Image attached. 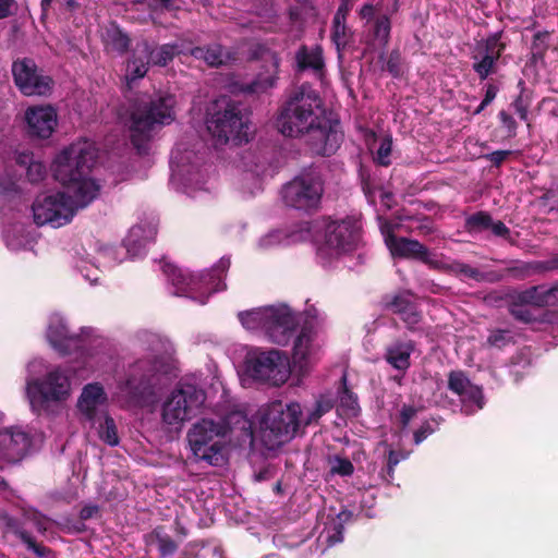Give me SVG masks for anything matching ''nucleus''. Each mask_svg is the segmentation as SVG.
<instances>
[{"instance_id": "nucleus-1", "label": "nucleus", "mask_w": 558, "mask_h": 558, "mask_svg": "<svg viewBox=\"0 0 558 558\" xmlns=\"http://www.w3.org/2000/svg\"><path fill=\"white\" fill-rule=\"evenodd\" d=\"M96 158V145L88 140L73 143L57 155L52 172L64 191L41 193L35 198L32 211L37 226L63 227L98 196L100 186L89 175Z\"/></svg>"}, {"instance_id": "nucleus-2", "label": "nucleus", "mask_w": 558, "mask_h": 558, "mask_svg": "<svg viewBox=\"0 0 558 558\" xmlns=\"http://www.w3.org/2000/svg\"><path fill=\"white\" fill-rule=\"evenodd\" d=\"M276 126L288 137L311 134L313 151L323 156L335 154L343 140L339 123L326 118L319 96L305 86L295 90L282 106Z\"/></svg>"}, {"instance_id": "nucleus-3", "label": "nucleus", "mask_w": 558, "mask_h": 558, "mask_svg": "<svg viewBox=\"0 0 558 558\" xmlns=\"http://www.w3.org/2000/svg\"><path fill=\"white\" fill-rule=\"evenodd\" d=\"M229 267L230 259L222 257L211 269L205 271L193 272L168 263L162 269L177 295L204 305L214 293L226 289L223 276Z\"/></svg>"}, {"instance_id": "nucleus-4", "label": "nucleus", "mask_w": 558, "mask_h": 558, "mask_svg": "<svg viewBox=\"0 0 558 558\" xmlns=\"http://www.w3.org/2000/svg\"><path fill=\"white\" fill-rule=\"evenodd\" d=\"M299 402L274 401L266 408L260 421V437L266 448L275 450L295 437L303 425Z\"/></svg>"}, {"instance_id": "nucleus-5", "label": "nucleus", "mask_w": 558, "mask_h": 558, "mask_svg": "<svg viewBox=\"0 0 558 558\" xmlns=\"http://www.w3.org/2000/svg\"><path fill=\"white\" fill-rule=\"evenodd\" d=\"M174 97L160 96L148 106L136 107L130 116V136L140 154L148 150V145L157 129L174 120Z\"/></svg>"}, {"instance_id": "nucleus-6", "label": "nucleus", "mask_w": 558, "mask_h": 558, "mask_svg": "<svg viewBox=\"0 0 558 558\" xmlns=\"http://www.w3.org/2000/svg\"><path fill=\"white\" fill-rule=\"evenodd\" d=\"M207 130L215 140L216 145L235 144L248 141L250 126L247 118L234 102L226 99L215 104L214 112L207 120Z\"/></svg>"}, {"instance_id": "nucleus-7", "label": "nucleus", "mask_w": 558, "mask_h": 558, "mask_svg": "<svg viewBox=\"0 0 558 558\" xmlns=\"http://www.w3.org/2000/svg\"><path fill=\"white\" fill-rule=\"evenodd\" d=\"M227 427L214 420H202L195 423L187 433L190 448L199 461L209 465H221L225 462Z\"/></svg>"}, {"instance_id": "nucleus-8", "label": "nucleus", "mask_w": 558, "mask_h": 558, "mask_svg": "<svg viewBox=\"0 0 558 558\" xmlns=\"http://www.w3.org/2000/svg\"><path fill=\"white\" fill-rule=\"evenodd\" d=\"M245 369L253 379L277 387L283 385L291 374L289 357L276 349L250 352L245 359Z\"/></svg>"}, {"instance_id": "nucleus-9", "label": "nucleus", "mask_w": 558, "mask_h": 558, "mask_svg": "<svg viewBox=\"0 0 558 558\" xmlns=\"http://www.w3.org/2000/svg\"><path fill=\"white\" fill-rule=\"evenodd\" d=\"M170 363L167 357H159L155 362L140 360L130 367L128 378L120 384V390L128 399L137 405L148 402L155 395L153 376L141 369H160V387L163 385V374L169 372Z\"/></svg>"}, {"instance_id": "nucleus-10", "label": "nucleus", "mask_w": 558, "mask_h": 558, "mask_svg": "<svg viewBox=\"0 0 558 558\" xmlns=\"http://www.w3.org/2000/svg\"><path fill=\"white\" fill-rule=\"evenodd\" d=\"M324 192L323 180L313 169L303 171L287 183L281 191L283 203L299 210L318 208Z\"/></svg>"}, {"instance_id": "nucleus-11", "label": "nucleus", "mask_w": 558, "mask_h": 558, "mask_svg": "<svg viewBox=\"0 0 558 558\" xmlns=\"http://www.w3.org/2000/svg\"><path fill=\"white\" fill-rule=\"evenodd\" d=\"M71 381L68 374L60 367L49 371L43 378L28 386L27 395L32 410L41 414L50 402L64 401L69 398Z\"/></svg>"}, {"instance_id": "nucleus-12", "label": "nucleus", "mask_w": 558, "mask_h": 558, "mask_svg": "<svg viewBox=\"0 0 558 558\" xmlns=\"http://www.w3.org/2000/svg\"><path fill=\"white\" fill-rule=\"evenodd\" d=\"M205 392L194 385H180L162 404L161 417L167 425H181L197 415L205 402Z\"/></svg>"}, {"instance_id": "nucleus-13", "label": "nucleus", "mask_w": 558, "mask_h": 558, "mask_svg": "<svg viewBox=\"0 0 558 558\" xmlns=\"http://www.w3.org/2000/svg\"><path fill=\"white\" fill-rule=\"evenodd\" d=\"M361 223L355 217L327 220L324 227V245L320 250L330 255L353 252L361 242Z\"/></svg>"}, {"instance_id": "nucleus-14", "label": "nucleus", "mask_w": 558, "mask_h": 558, "mask_svg": "<svg viewBox=\"0 0 558 558\" xmlns=\"http://www.w3.org/2000/svg\"><path fill=\"white\" fill-rule=\"evenodd\" d=\"M315 339V327L311 322L305 320L294 339L292 350V367L300 376L306 375L320 359L322 348Z\"/></svg>"}, {"instance_id": "nucleus-15", "label": "nucleus", "mask_w": 558, "mask_h": 558, "mask_svg": "<svg viewBox=\"0 0 558 558\" xmlns=\"http://www.w3.org/2000/svg\"><path fill=\"white\" fill-rule=\"evenodd\" d=\"M245 328H253L258 320L269 340L279 345H287L295 338L301 328L298 316H239Z\"/></svg>"}, {"instance_id": "nucleus-16", "label": "nucleus", "mask_w": 558, "mask_h": 558, "mask_svg": "<svg viewBox=\"0 0 558 558\" xmlns=\"http://www.w3.org/2000/svg\"><path fill=\"white\" fill-rule=\"evenodd\" d=\"M171 183L182 192L194 195L196 191L206 190L204 171L194 163L190 165V156H183L177 147L171 155Z\"/></svg>"}, {"instance_id": "nucleus-17", "label": "nucleus", "mask_w": 558, "mask_h": 558, "mask_svg": "<svg viewBox=\"0 0 558 558\" xmlns=\"http://www.w3.org/2000/svg\"><path fill=\"white\" fill-rule=\"evenodd\" d=\"M12 73L16 86L26 96L46 95L51 89L52 80L44 75L32 59L15 61Z\"/></svg>"}, {"instance_id": "nucleus-18", "label": "nucleus", "mask_w": 558, "mask_h": 558, "mask_svg": "<svg viewBox=\"0 0 558 558\" xmlns=\"http://www.w3.org/2000/svg\"><path fill=\"white\" fill-rule=\"evenodd\" d=\"M248 58L265 62L266 74H259L258 77L247 86L250 93H264L274 87L277 81V73L280 59L277 52L268 43H254L250 47Z\"/></svg>"}, {"instance_id": "nucleus-19", "label": "nucleus", "mask_w": 558, "mask_h": 558, "mask_svg": "<svg viewBox=\"0 0 558 558\" xmlns=\"http://www.w3.org/2000/svg\"><path fill=\"white\" fill-rule=\"evenodd\" d=\"M505 45L500 41V34H494L477 44L473 53V70L481 80L494 73L495 64L500 58Z\"/></svg>"}, {"instance_id": "nucleus-20", "label": "nucleus", "mask_w": 558, "mask_h": 558, "mask_svg": "<svg viewBox=\"0 0 558 558\" xmlns=\"http://www.w3.org/2000/svg\"><path fill=\"white\" fill-rule=\"evenodd\" d=\"M360 16L366 21L365 27L371 45L374 48H385L390 38V17L383 13L376 14V9L371 3L361 8Z\"/></svg>"}, {"instance_id": "nucleus-21", "label": "nucleus", "mask_w": 558, "mask_h": 558, "mask_svg": "<svg viewBox=\"0 0 558 558\" xmlns=\"http://www.w3.org/2000/svg\"><path fill=\"white\" fill-rule=\"evenodd\" d=\"M32 447V436L21 428L0 432V453L9 462L21 461Z\"/></svg>"}, {"instance_id": "nucleus-22", "label": "nucleus", "mask_w": 558, "mask_h": 558, "mask_svg": "<svg viewBox=\"0 0 558 558\" xmlns=\"http://www.w3.org/2000/svg\"><path fill=\"white\" fill-rule=\"evenodd\" d=\"M29 135L48 138L57 126V112L50 106L27 109L25 113Z\"/></svg>"}, {"instance_id": "nucleus-23", "label": "nucleus", "mask_w": 558, "mask_h": 558, "mask_svg": "<svg viewBox=\"0 0 558 558\" xmlns=\"http://www.w3.org/2000/svg\"><path fill=\"white\" fill-rule=\"evenodd\" d=\"M156 233V227L151 223L132 227L123 241L129 256L131 258H137L144 255L146 245L154 241Z\"/></svg>"}, {"instance_id": "nucleus-24", "label": "nucleus", "mask_w": 558, "mask_h": 558, "mask_svg": "<svg viewBox=\"0 0 558 558\" xmlns=\"http://www.w3.org/2000/svg\"><path fill=\"white\" fill-rule=\"evenodd\" d=\"M149 54L150 46L147 41H141L135 46L132 56L128 61L124 74L126 84L130 88L135 81L141 80L146 75L150 62Z\"/></svg>"}, {"instance_id": "nucleus-25", "label": "nucleus", "mask_w": 558, "mask_h": 558, "mask_svg": "<svg viewBox=\"0 0 558 558\" xmlns=\"http://www.w3.org/2000/svg\"><path fill=\"white\" fill-rule=\"evenodd\" d=\"M385 242L393 256L417 259L423 251V244L416 240L397 238L390 234V227L383 226Z\"/></svg>"}, {"instance_id": "nucleus-26", "label": "nucleus", "mask_w": 558, "mask_h": 558, "mask_svg": "<svg viewBox=\"0 0 558 558\" xmlns=\"http://www.w3.org/2000/svg\"><path fill=\"white\" fill-rule=\"evenodd\" d=\"M107 393L99 383H92L84 386L77 401V408L88 418H93L96 414L98 405L107 402Z\"/></svg>"}, {"instance_id": "nucleus-27", "label": "nucleus", "mask_w": 558, "mask_h": 558, "mask_svg": "<svg viewBox=\"0 0 558 558\" xmlns=\"http://www.w3.org/2000/svg\"><path fill=\"white\" fill-rule=\"evenodd\" d=\"M191 56L204 60L210 66H220L236 60L233 52L223 49L222 46L218 44L193 48Z\"/></svg>"}, {"instance_id": "nucleus-28", "label": "nucleus", "mask_w": 558, "mask_h": 558, "mask_svg": "<svg viewBox=\"0 0 558 558\" xmlns=\"http://www.w3.org/2000/svg\"><path fill=\"white\" fill-rule=\"evenodd\" d=\"M414 344L409 341H396L386 348L385 360L398 371L405 372L410 365V357Z\"/></svg>"}, {"instance_id": "nucleus-29", "label": "nucleus", "mask_w": 558, "mask_h": 558, "mask_svg": "<svg viewBox=\"0 0 558 558\" xmlns=\"http://www.w3.org/2000/svg\"><path fill=\"white\" fill-rule=\"evenodd\" d=\"M8 159L14 160L26 172L27 180L32 183H37L46 177V167L40 161L34 160L33 154L27 150H15Z\"/></svg>"}, {"instance_id": "nucleus-30", "label": "nucleus", "mask_w": 558, "mask_h": 558, "mask_svg": "<svg viewBox=\"0 0 558 558\" xmlns=\"http://www.w3.org/2000/svg\"><path fill=\"white\" fill-rule=\"evenodd\" d=\"M520 301L536 306L555 305L558 303V284L532 287L520 294Z\"/></svg>"}, {"instance_id": "nucleus-31", "label": "nucleus", "mask_w": 558, "mask_h": 558, "mask_svg": "<svg viewBox=\"0 0 558 558\" xmlns=\"http://www.w3.org/2000/svg\"><path fill=\"white\" fill-rule=\"evenodd\" d=\"M4 524L5 527L16 535L38 558H45L52 553L49 547L38 544L34 537H32V535L21 526L17 519L13 517H5Z\"/></svg>"}, {"instance_id": "nucleus-32", "label": "nucleus", "mask_w": 558, "mask_h": 558, "mask_svg": "<svg viewBox=\"0 0 558 558\" xmlns=\"http://www.w3.org/2000/svg\"><path fill=\"white\" fill-rule=\"evenodd\" d=\"M7 246L12 251H20L31 247L35 241L31 231L22 223H15L3 232Z\"/></svg>"}, {"instance_id": "nucleus-33", "label": "nucleus", "mask_w": 558, "mask_h": 558, "mask_svg": "<svg viewBox=\"0 0 558 558\" xmlns=\"http://www.w3.org/2000/svg\"><path fill=\"white\" fill-rule=\"evenodd\" d=\"M47 339L60 355L65 356L71 353V342L74 340V335L64 325H49Z\"/></svg>"}, {"instance_id": "nucleus-34", "label": "nucleus", "mask_w": 558, "mask_h": 558, "mask_svg": "<svg viewBox=\"0 0 558 558\" xmlns=\"http://www.w3.org/2000/svg\"><path fill=\"white\" fill-rule=\"evenodd\" d=\"M459 398L462 402L461 410L466 415L474 414L476 411L482 410L486 403L483 388L475 384L469 386Z\"/></svg>"}, {"instance_id": "nucleus-35", "label": "nucleus", "mask_w": 558, "mask_h": 558, "mask_svg": "<svg viewBox=\"0 0 558 558\" xmlns=\"http://www.w3.org/2000/svg\"><path fill=\"white\" fill-rule=\"evenodd\" d=\"M384 310L393 314H414V296L410 292L387 295L384 299Z\"/></svg>"}, {"instance_id": "nucleus-36", "label": "nucleus", "mask_w": 558, "mask_h": 558, "mask_svg": "<svg viewBox=\"0 0 558 558\" xmlns=\"http://www.w3.org/2000/svg\"><path fill=\"white\" fill-rule=\"evenodd\" d=\"M335 407V399L330 393L319 395L312 409L307 410L303 420L304 426L318 423V421Z\"/></svg>"}, {"instance_id": "nucleus-37", "label": "nucleus", "mask_w": 558, "mask_h": 558, "mask_svg": "<svg viewBox=\"0 0 558 558\" xmlns=\"http://www.w3.org/2000/svg\"><path fill=\"white\" fill-rule=\"evenodd\" d=\"M245 159L248 162H244L245 170L243 172V187L247 185V193L254 194L256 191L262 189V173L263 167L255 162V157L248 154Z\"/></svg>"}, {"instance_id": "nucleus-38", "label": "nucleus", "mask_w": 558, "mask_h": 558, "mask_svg": "<svg viewBox=\"0 0 558 558\" xmlns=\"http://www.w3.org/2000/svg\"><path fill=\"white\" fill-rule=\"evenodd\" d=\"M296 61L301 69H312L315 72L322 71L324 66L322 48L318 46L313 48L302 47L296 53Z\"/></svg>"}, {"instance_id": "nucleus-39", "label": "nucleus", "mask_w": 558, "mask_h": 558, "mask_svg": "<svg viewBox=\"0 0 558 558\" xmlns=\"http://www.w3.org/2000/svg\"><path fill=\"white\" fill-rule=\"evenodd\" d=\"M452 272L462 275L466 278L474 279L475 281H489L495 282L501 280L502 276L493 271L482 272L468 264L453 262L449 264V269Z\"/></svg>"}, {"instance_id": "nucleus-40", "label": "nucleus", "mask_w": 558, "mask_h": 558, "mask_svg": "<svg viewBox=\"0 0 558 558\" xmlns=\"http://www.w3.org/2000/svg\"><path fill=\"white\" fill-rule=\"evenodd\" d=\"M339 407L347 415H356L360 407L357 396L348 387L347 375L340 379L338 389Z\"/></svg>"}, {"instance_id": "nucleus-41", "label": "nucleus", "mask_w": 558, "mask_h": 558, "mask_svg": "<svg viewBox=\"0 0 558 558\" xmlns=\"http://www.w3.org/2000/svg\"><path fill=\"white\" fill-rule=\"evenodd\" d=\"M104 41L108 50L123 53L129 46V37L116 25H110L105 34Z\"/></svg>"}, {"instance_id": "nucleus-42", "label": "nucleus", "mask_w": 558, "mask_h": 558, "mask_svg": "<svg viewBox=\"0 0 558 558\" xmlns=\"http://www.w3.org/2000/svg\"><path fill=\"white\" fill-rule=\"evenodd\" d=\"M294 240V235H289L287 232L282 230H271L258 239L257 247L260 251H268L283 244H289L291 241Z\"/></svg>"}, {"instance_id": "nucleus-43", "label": "nucleus", "mask_w": 558, "mask_h": 558, "mask_svg": "<svg viewBox=\"0 0 558 558\" xmlns=\"http://www.w3.org/2000/svg\"><path fill=\"white\" fill-rule=\"evenodd\" d=\"M150 536L156 539L160 557L162 558L172 556L179 547L178 543L161 526L155 527Z\"/></svg>"}, {"instance_id": "nucleus-44", "label": "nucleus", "mask_w": 558, "mask_h": 558, "mask_svg": "<svg viewBox=\"0 0 558 558\" xmlns=\"http://www.w3.org/2000/svg\"><path fill=\"white\" fill-rule=\"evenodd\" d=\"M392 154V137L386 135L379 140L378 147L373 150L374 161L379 165L387 167L391 163Z\"/></svg>"}, {"instance_id": "nucleus-45", "label": "nucleus", "mask_w": 558, "mask_h": 558, "mask_svg": "<svg viewBox=\"0 0 558 558\" xmlns=\"http://www.w3.org/2000/svg\"><path fill=\"white\" fill-rule=\"evenodd\" d=\"M179 47L175 44L160 46L156 50L150 49L149 61L157 65H166L173 57L179 53Z\"/></svg>"}, {"instance_id": "nucleus-46", "label": "nucleus", "mask_w": 558, "mask_h": 558, "mask_svg": "<svg viewBox=\"0 0 558 558\" xmlns=\"http://www.w3.org/2000/svg\"><path fill=\"white\" fill-rule=\"evenodd\" d=\"M98 434L100 439L107 445L111 447L119 445L117 425L111 416L106 415L104 423L99 426Z\"/></svg>"}, {"instance_id": "nucleus-47", "label": "nucleus", "mask_w": 558, "mask_h": 558, "mask_svg": "<svg viewBox=\"0 0 558 558\" xmlns=\"http://www.w3.org/2000/svg\"><path fill=\"white\" fill-rule=\"evenodd\" d=\"M471 385L473 383L463 371H451L448 374V389L457 396L462 395Z\"/></svg>"}, {"instance_id": "nucleus-48", "label": "nucleus", "mask_w": 558, "mask_h": 558, "mask_svg": "<svg viewBox=\"0 0 558 558\" xmlns=\"http://www.w3.org/2000/svg\"><path fill=\"white\" fill-rule=\"evenodd\" d=\"M423 252L420 253L417 260L426 264L429 268L437 270H448L449 262L444 258L442 255L429 251L426 246L423 245Z\"/></svg>"}, {"instance_id": "nucleus-49", "label": "nucleus", "mask_w": 558, "mask_h": 558, "mask_svg": "<svg viewBox=\"0 0 558 558\" xmlns=\"http://www.w3.org/2000/svg\"><path fill=\"white\" fill-rule=\"evenodd\" d=\"M408 458V453L402 451H397L393 449H389L387 453V463L386 468L381 471V476L387 483H392L395 480V469L400 463V461Z\"/></svg>"}, {"instance_id": "nucleus-50", "label": "nucleus", "mask_w": 558, "mask_h": 558, "mask_svg": "<svg viewBox=\"0 0 558 558\" xmlns=\"http://www.w3.org/2000/svg\"><path fill=\"white\" fill-rule=\"evenodd\" d=\"M511 343H514V335L508 329H494L487 338V344L499 350Z\"/></svg>"}, {"instance_id": "nucleus-51", "label": "nucleus", "mask_w": 558, "mask_h": 558, "mask_svg": "<svg viewBox=\"0 0 558 558\" xmlns=\"http://www.w3.org/2000/svg\"><path fill=\"white\" fill-rule=\"evenodd\" d=\"M514 318L532 330H545L548 325L557 322L558 316H514Z\"/></svg>"}, {"instance_id": "nucleus-52", "label": "nucleus", "mask_w": 558, "mask_h": 558, "mask_svg": "<svg viewBox=\"0 0 558 558\" xmlns=\"http://www.w3.org/2000/svg\"><path fill=\"white\" fill-rule=\"evenodd\" d=\"M329 463L331 464V474H337L340 476H350L354 472V465L348 458L333 456L332 458H329Z\"/></svg>"}, {"instance_id": "nucleus-53", "label": "nucleus", "mask_w": 558, "mask_h": 558, "mask_svg": "<svg viewBox=\"0 0 558 558\" xmlns=\"http://www.w3.org/2000/svg\"><path fill=\"white\" fill-rule=\"evenodd\" d=\"M492 218L485 213H477L466 219V228L471 232H480L489 229Z\"/></svg>"}, {"instance_id": "nucleus-54", "label": "nucleus", "mask_w": 558, "mask_h": 558, "mask_svg": "<svg viewBox=\"0 0 558 558\" xmlns=\"http://www.w3.org/2000/svg\"><path fill=\"white\" fill-rule=\"evenodd\" d=\"M438 428V422L435 418L426 420L422 425L414 432L413 438L414 444L420 445L428 436L434 434Z\"/></svg>"}, {"instance_id": "nucleus-55", "label": "nucleus", "mask_w": 558, "mask_h": 558, "mask_svg": "<svg viewBox=\"0 0 558 558\" xmlns=\"http://www.w3.org/2000/svg\"><path fill=\"white\" fill-rule=\"evenodd\" d=\"M20 178L16 174H12L8 169L5 173L0 175V193L9 194L11 192H17Z\"/></svg>"}, {"instance_id": "nucleus-56", "label": "nucleus", "mask_w": 558, "mask_h": 558, "mask_svg": "<svg viewBox=\"0 0 558 558\" xmlns=\"http://www.w3.org/2000/svg\"><path fill=\"white\" fill-rule=\"evenodd\" d=\"M179 0H134V3H145L153 10H178L180 9Z\"/></svg>"}, {"instance_id": "nucleus-57", "label": "nucleus", "mask_w": 558, "mask_h": 558, "mask_svg": "<svg viewBox=\"0 0 558 558\" xmlns=\"http://www.w3.org/2000/svg\"><path fill=\"white\" fill-rule=\"evenodd\" d=\"M341 14H336L333 17V40L339 47L345 44V19L340 17Z\"/></svg>"}, {"instance_id": "nucleus-58", "label": "nucleus", "mask_w": 558, "mask_h": 558, "mask_svg": "<svg viewBox=\"0 0 558 558\" xmlns=\"http://www.w3.org/2000/svg\"><path fill=\"white\" fill-rule=\"evenodd\" d=\"M417 410L413 405L404 404L400 411V424L402 428H405L411 420L416 415Z\"/></svg>"}, {"instance_id": "nucleus-59", "label": "nucleus", "mask_w": 558, "mask_h": 558, "mask_svg": "<svg viewBox=\"0 0 558 558\" xmlns=\"http://www.w3.org/2000/svg\"><path fill=\"white\" fill-rule=\"evenodd\" d=\"M497 95V87L494 85H488L486 88L485 97L475 110V113L482 112L486 106H488L496 97Z\"/></svg>"}, {"instance_id": "nucleus-60", "label": "nucleus", "mask_w": 558, "mask_h": 558, "mask_svg": "<svg viewBox=\"0 0 558 558\" xmlns=\"http://www.w3.org/2000/svg\"><path fill=\"white\" fill-rule=\"evenodd\" d=\"M262 310L260 314H292V310L286 303H279L278 305H269L265 306Z\"/></svg>"}, {"instance_id": "nucleus-61", "label": "nucleus", "mask_w": 558, "mask_h": 558, "mask_svg": "<svg viewBox=\"0 0 558 558\" xmlns=\"http://www.w3.org/2000/svg\"><path fill=\"white\" fill-rule=\"evenodd\" d=\"M400 56L398 52L393 51L390 53L389 59L387 61V70L393 75L398 76L400 74Z\"/></svg>"}, {"instance_id": "nucleus-62", "label": "nucleus", "mask_w": 558, "mask_h": 558, "mask_svg": "<svg viewBox=\"0 0 558 558\" xmlns=\"http://www.w3.org/2000/svg\"><path fill=\"white\" fill-rule=\"evenodd\" d=\"M99 512V507L97 505H86L80 511L81 521H86L92 519Z\"/></svg>"}, {"instance_id": "nucleus-63", "label": "nucleus", "mask_w": 558, "mask_h": 558, "mask_svg": "<svg viewBox=\"0 0 558 558\" xmlns=\"http://www.w3.org/2000/svg\"><path fill=\"white\" fill-rule=\"evenodd\" d=\"M511 153L509 150H496L487 155V159L495 165H500Z\"/></svg>"}, {"instance_id": "nucleus-64", "label": "nucleus", "mask_w": 558, "mask_h": 558, "mask_svg": "<svg viewBox=\"0 0 558 558\" xmlns=\"http://www.w3.org/2000/svg\"><path fill=\"white\" fill-rule=\"evenodd\" d=\"M489 229H492L493 233L497 236L505 238L509 234V229L501 221H497V222L492 221Z\"/></svg>"}]
</instances>
